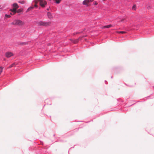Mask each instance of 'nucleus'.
<instances>
[{
    "instance_id": "obj_1",
    "label": "nucleus",
    "mask_w": 154,
    "mask_h": 154,
    "mask_svg": "<svg viewBox=\"0 0 154 154\" xmlns=\"http://www.w3.org/2000/svg\"><path fill=\"white\" fill-rule=\"evenodd\" d=\"M11 24L14 25L23 26L24 25L25 23L24 22L21 20H15L11 23Z\"/></svg>"
},
{
    "instance_id": "obj_2",
    "label": "nucleus",
    "mask_w": 154,
    "mask_h": 154,
    "mask_svg": "<svg viewBox=\"0 0 154 154\" xmlns=\"http://www.w3.org/2000/svg\"><path fill=\"white\" fill-rule=\"evenodd\" d=\"M38 26H48L51 25V22L50 21L45 22L40 21L37 23Z\"/></svg>"
},
{
    "instance_id": "obj_3",
    "label": "nucleus",
    "mask_w": 154,
    "mask_h": 154,
    "mask_svg": "<svg viewBox=\"0 0 154 154\" xmlns=\"http://www.w3.org/2000/svg\"><path fill=\"white\" fill-rule=\"evenodd\" d=\"M38 2L40 5L42 7H45L47 4L46 2L44 0H38Z\"/></svg>"
},
{
    "instance_id": "obj_4",
    "label": "nucleus",
    "mask_w": 154,
    "mask_h": 154,
    "mask_svg": "<svg viewBox=\"0 0 154 154\" xmlns=\"http://www.w3.org/2000/svg\"><path fill=\"white\" fill-rule=\"evenodd\" d=\"M14 55V54L11 52H7L5 54V56L7 58H9Z\"/></svg>"
},
{
    "instance_id": "obj_5",
    "label": "nucleus",
    "mask_w": 154,
    "mask_h": 154,
    "mask_svg": "<svg viewBox=\"0 0 154 154\" xmlns=\"http://www.w3.org/2000/svg\"><path fill=\"white\" fill-rule=\"evenodd\" d=\"M81 38L80 37L78 39H71V41L74 43H76L78 42L79 39H81Z\"/></svg>"
},
{
    "instance_id": "obj_6",
    "label": "nucleus",
    "mask_w": 154,
    "mask_h": 154,
    "mask_svg": "<svg viewBox=\"0 0 154 154\" xmlns=\"http://www.w3.org/2000/svg\"><path fill=\"white\" fill-rule=\"evenodd\" d=\"M89 0H85L83 2V5H87L90 2Z\"/></svg>"
},
{
    "instance_id": "obj_7",
    "label": "nucleus",
    "mask_w": 154,
    "mask_h": 154,
    "mask_svg": "<svg viewBox=\"0 0 154 154\" xmlns=\"http://www.w3.org/2000/svg\"><path fill=\"white\" fill-rule=\"evenodd\" d=\"M13 6L14 8H16V9H17L19 8V6H18L17 4L16 3L13 4Z\"/></svg>"
},
{
    "instance_id": "obj_8",
    "label": "nucleus",
    "mask_w": 154,
    "mask_h": 154,
    "mask_svg": "<svg viewBox=\"0 0 154 154\" xmlns=\"http://www.w3.org/2000/svg\"><path fill=\"white\" fill-rule=\"evenodd\" d=\"M47 15L48 18L49 19H51L52 18V16L50 12H48L47 13Z\"/></svg>"
},
{
    "instance_id": "obj_9",
    "label": "nucleus",
    "mask_w": 154,
    "mask_h": 154,
    "mask_svg": "<svg viewBox=\"0 0 154 154\" xmlns=\"http://www.w3.org/2000/svg\"><path fill=\"white\" fill-rule=\"evenodd\" d=\"M16 63H14L10 66L8 68H10L13 67H15L16 66Z\"/></svg>"
},
{
    "instance_id": "obj_10",
    "label": "nucleus",
    "mask_w": 154,
    "mask_h": 154,
    "mask_svg": "<svg viewBox=\"0 0 154 154\" xmlns=\"http://www.w3.org/2000/svg\"><path fill=\"white\" fill-rule=\"evenodd\" d=\"M16 8H13V9H10V11L13 12L14 13L13 14H14L16 13Z\"/></svg>"
},
{
    "instance_id": "obj_11",
    "label": "nucleus",
    "mask_w": 154,
    "mask_h": 154,
    "mask_svg": "<svg viewBox=\"0 0 154 154\" xmlns=\"http://www.w3.org/2000/svg\"><path fill=\"white\" fill-rule=\"evenodd\" d=\"M112 25L110 24L108 25L104 26L103 28H109L111 27H112Z\"/></svg>"
},
{
    "instance_id": "obj_12",
    "label": "nucleus",
    "mask_w": 154,
    "mask_h": 154,
    "mask_svg": "<svg viewBox=\"0 0 154 154\" xmlns=\"http://www.w3.org/2000/svg\"><path fill=\"white\" fill-rule=\"evenodd\" d=\"M35 4L34 5V6L35 7H37V4L38 3H39V2H38V1H35Z\"/></svg>"
},
{
    "instance_id": "obj_13",
    "label": "nucleus",
    "mask_w": 154,
    "mask_h": 154,
    "mask_svg": "<svg viewBox=\"0 0 154 154\" xmlns=\"http://www.w3.org/2000/svg\"><path fill=\"white\" fill-rule=\"evenodd\" d=\"M132 9L133 10H135L136 9V6L135 5H134L132 7Z\"/></svg>"
},
{
    "instance_id": "obj_14",
    "label": "nucleus",
    "mask_w": 154,
    "mask_h": 154,
    "mask_svg": "<svg viewBox=\"0 0 154 154\" xmlns=\"http://www.w3.org/2000/svg\"><path fill=\"white\" fill-rule=\"evenodd\" d=\"M18 2L22 4H24L25 3V1L23 0H20L18 1Z\"/></svg>"
},
{
    "instance_id": "obj_15",
    "label": "nucleus",
    "mask_w": 154,
    "mask_h": 154,
    "mask_svg": "<svg viewBox=\"0 0 154 154\" xmlns=\"http://www.w3.org/2000/svg\"><path fill=\"white\" fill-rule=\"evenodd\" d=\"M33 8V7H30L27 10V11H29Z\"/></svg>"
},
{
    "instance_id": "obj_16",
    "label": "nucleus",
    "mask_w": 154,
    "mask_h": 154,
    "mask_svg": "<svg viewBox=\"0 0 154 154\" xmlns=\"http://www.w3.org/2000/svg\"><path fill=\"white\" fill-rule=\"evenodd\" d=\"M61 0H54L56 3L57 4H59L60 3Z\"/></svg>"
},
{
    "instance_id": "obj_17",
    "label": "nucleus",
    "mask_w": 154,
    "mask_h": 154,
    "mask_svg": "<svg viewBox=\"0 0 154 154\" xmlns=\"http://www.w3.org/2000/svg\"><path fill=\"white\" fill-rule=\"evenodd\" d=\"M117 32L119 33L124 34L126 33V32L124 31H119Z\"/></svg>"
},
{
    "instance_id": "obj_18",
    "label": "nucleus",
    "mask_w": 154,
    "mask_h": 154,
    "mask_svg": "<svg viewBox=\"0 0 154 154\" xmlns=\"http://www.w3.org/2000/svg\"><path fill=\"white\" fill-rule=\"evenodd\" d=\"M28 43L26 42H21L20 43L21 45H26Z\"/></svg>"
},
{
    "instance_id": "obj_19",
    "label": "nucleus",
    "mask_w": 154,
    "mask_h": 154,
    "mask_svg": "<svg viewBox=\"0 0 154 154\" xmlns=\"http://www.w3.org/2000/svg\"><path fill=\"white\" fill-rule=\"evenodd\" d=\"M3 70V68L2 67H0V75L1 74Z\"/></svg>"
},
{
    "instance_id": "obj_20",
    "label": "nucleus",
    "mask_w": 154,
    "mask_h": 154,
    "mask_svg": "<svg viewBox=\"0 0 154 154\" xmlns=\"http://www.w3.org/2000/svg\"><path fill=\"white\" fill-rule=\"evenodd\" d=\"M5 17H8V18L10 17H11L10 15H7V14H5Z\"/></svg>"
},
{
    "instance_id": "obj_21",
    "label": "nucleus",
    "mask_w": 154,
    "mask_h": 154,
    "mask_svg": "<svg viewBox=\"0 0 154 154\" xmlns=\"http://www.w3.org/2000/svg\"><path fill=\"white\" fill-rule=\"evenodd\" d=\"M94 4L95 5H96L97 4V3L96 2H94Z\"/></svg>"
},
{
    "instance_id": "obj_22",
    "label": "nucleus",
    "mask_w": 154,
    "mask_h": 154,
    "mask_svg": "<svg viewBox=\"0 0 154 154\" xmlns=\"http://www.w3.org/2000/svg\"><path fill=\"white\" fill-rule=\"evenodd\" d=\"M125 19H122L121 20V21L122 22V21H123Z\"/></svg>"
},
{
    "instance_id": "obj_23",
    "label": "nucleus",
    "mask_w": 154,
    "mask_h": 154,
    "mask_svg": "<svg viewBox=\"0 0 154 154\" xmlns=\"http://www.w3.org/2000/svg\"><path fill=\"white\" fill-rule=\"evenodd\" d=\"M94 0H89L90 2H93Z\"/></svg>"
},
{
    "instance_id": "obj_24",
    "label": "nucleus",
    "mask_w": 154,
    "mask_h": 154,
    "mask_svg": "<svg viewBox=\"0 0 154 154\" xmlns=\"http://www.w3.org/2000/svg\"><path fill=\"white\" fill-rule=\"evenodd\" d=\"M10 14H11V15H12L13 14L12 13H10Z\"/></svg>"
},
{
    "instance_id": "obj_25",
    "label": "nucleus",
    "mask_w": 154,
    "mask_h": 154,
    "mask_svg": "<svg viewBox=\"0 0 154 154\" xmlns=\"http://www.w3.org/2000/svg\"><path fill=\"white\" fill-rule=\"evenodd\" d=\"M18 12H20V11H19V10H18Z\"/></svg>"
},
{
    "instance_id": "obj_26",
    "label": "nucleus",
    "mask_w": 154,
    "mask_h": 154,
    "mask_svg": "<svg viewBox=\"0 0 154 154\" xmlns=\"http://www.w3.org/2000/svg\"><path fill=\"white\" fill-rule=\"evenodd\" d=\"M150 8V7H148V8Z\"/></svg>"
}]
</instances>
